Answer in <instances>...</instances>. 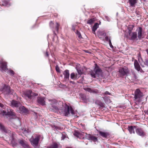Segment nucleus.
<instances>
[{"instance_id":"obj_1","label":"nucleus","mask_w":148,"mask_h":148,"mask_svg":"<svg viewBox=\"0 0 148 148\" xmlns=\"http://www.w3.org/2000/svg\"><path fill=\"white\" fill-rule=\"evenodd\" d=\"M95 66L94 70H91L90 71L91 76L93 78H96V75L98 77L102 76L103 73L102 70L97 64H95Z\"/></svg>"},{"instance_id":"obj_2","label":"nucleus","mask_w":148,"mask_h":148,"mask_svg":"<svg viewBox=\"0 0 148 148\" xmlns=\"http://www.w3.org/2000/svg\"><path fill=\"white\" fill-rule=\"evenodd\" d=\"M63 112L64 116H69L70 113L72 115L75 114V111L72 107L71 106H68L66 103L64 104Z\"/></svg>"},{"instance_id":"obj_3","label":"nucleus","mask_w":148,"mask_h":148,"mask_svg":"<svg viewBox=\"0 0 148 148\" xmlns=\"http://www.w3.org/2000/svg\"><path fill=\"white\" fill-rule=\"evenodd\" d=\"M0 90L5 95L12 94L14 92L13 90L10 89L9 86L5 84H3L0 88Z\"/></svg>"},{"instance_id":"obj_4","label":"nucleus","mask_w":148,"mask_h":148,"mask_svg":"<svg viewBox=\"0 0 148 148\" xmlns=\"http://www.w3.org/2000/svg\"><path fill=\"white\" fill-rule=\"evenodd\" d=\"M40 138V136H37L35 138H34L33 136H32L31 138L29 139V141L31 144L34 148H37L38 147V144Z\"/></svg>"},{"instance_id":"obj_5","label":"nucleus","mask_w":148,"mask_h":148,"mask_svg":"<svg viewBox=\"0 0 148 148\" xmlns=\"http://www.w3.org/2000/svg\"><path fill=\"white\" fill-rule=\"evenodd\" d=\"M118 72L120 77L123 78V77L127 75L129 73V70L128 68L126 67H120L119 69Z\"/></svg>"},{"instance_id":"obj_6","label":"nucleus","mask_w":148,"mask_h":148,"mask_svg":"<svg viewBox=\"0 0 148 148\" xmlns=\"http://www.w3.org/2000/svg\"><path fill=\"white\" fill-rule=\"evenodd\" d=\"M0 70L2 72H5L8 70L7 63L3 58H1L0 61Z\"/></svg>"},{"instance_id":"obj_7","label":"nucleus","mask_w":148,"mask_h":148,"mask_svg":"<svg viewBox=\"0 0 148 148\" xmlns=\"http://www.w3.org/2000/svg\"><path fill=\"white\" fill-rule=\"evenodd\" d=\"M129 35L130 36L129 39L134 41L135 40H138V36L137 32H132V29H130L129 31L128 32Z\"/></svg>"},{"instance_id":"obj_8","label":"nucleus","mask_w":148,"mask_h":148,"mask_svg":"<svg viewBox=\"0 0 148 148\" xmlns=\"http://www.w3.org/2000/svg\"><path fill=\"white\" fill-rule=\"evenodd\" d=\"M25 95L29 99H32V100H34L36 98L35 97L38 95L37 93H32V91L30 90L27 91L25 93Z\"/></svg>"},{"instance_id":"obj_9","label":"nucleus","mask_w":148,"mask_h":148,"mask_svg":"<svg viewBox=\"0 0 148 148\" xmlns=\"http://www.w3.org/2000/svg\"><path fill=\"white\" fill-rule=\"evenodd\" d=\"M49 25L50 27L52 29L54 34H55V35H56V34L55 33V32L53 29H55V30H56L57 32H58L59 29V27L60 26V24L56 22V25H55L53 21H50L49 23Z\"/></svg>"},{"instance_id":"obj_10","label":"nucleus","mask_w":148,"mask_h":148,"mask_svg":"<svg viewBox=\"0 0 148 148\" xmlns=\"http://www.w3.org/2000/svg\"><path fill=\"white\" fill-rule=\"evenodd\" d=\"M136 132L138 136L143 137L146 136V133L143 129L141 127H137L136 129Z\"/></svg>"},{"instance_id":"obj_11","label":"nucleus","mask_w":148,"mask_h":148,"mask_svg":"<svg viewBox=\"0 0 148 148\" xmlns=\"http://www.w3.org/2000/svg\"><path fill=\"white\" fill-rule=\"evenodd\" d=\"M85 136V138L83 137L82 138L84 139V138H85L88 140H92L95 143H97L98 142L97 137L95 136L92 135L90 134H87V133H86V135Z\"/></svg>"},{"instance_id":"obj_12","label":"nucleus","mask_w":148,"mask_h":148,"mask_svg":"<svg viewBox=\"0 0 148 148\" xmlns=\"http://www.w3.org/2000/svg\"><path fill=\"white\" fill-rule=\"evenodd\" d=\"M143 93L139 89H137L135 91L134 98L136 99H138L143 96Z\"/></svg>"},{"instance_id":"obj_13","label":"nucleus","mask_w":148,"mask_h":148,"mask_svg":"<svg viewBox=\"0 0 148 148\" xmlns=\"http://www.w3.org/2000/svg\"><path fill=\"white\" fill-rule=\"evenodd\" d=\"M98 132L99 135L103 138L108 139L110 137V134L108 132L98 131Z\"/></svg>"},{"instance_id":"obj_14","label":"nucleus","mask_w":148,"mask_h":148,"mask_svg":"<svg viewBox=\"0 0 148 148\" xmlns=\"http://www.w3.org/2000/svg\"><path fill=\"white\" fill-rule=\"evenodd\" d=\"M136 32L138 33V37L139 40L143 38V36L144 34L143 32V28L141 27H139L137 28L136 30Z\"/></svg>"},{"instance_id":"obj_15","label":"nucleus","mask_w":148,"mask_h":148,"mask_svg":"<svg viewBox=\"0 0 148 148\" xmlns=\"http://www.w3.org/2000/svg\"><path fill=\"white\" fill-rule=\"evenodd\" d=\"M49 101H50V105L53 108L57 111H58L59 110L57 106V101L56 100L54 99L52 100H49Z\"/></svg>"},{"instance_id":"obj_16","label":"nucleus","mask_w":148,"mask_h":148,"mask_svg":"<svg viewBox=\"0 0 148 148\" xmlns=\"http://www.w3.org/2000/svg\"><path fill=\"white\" fill-rule=\"evenodd\" d=\"M18 143L24 148H30L27 142L23 140H18Z\"/></svg>"},{"instance_id":"obj_17","label":"nucleus","mask_w":148,"mask_h":148,"mask_svg":"<svg viewBox=\"0 0 148 148\" xmlns=\"http://www.w3.org/2000/svg\"><path fill=\"white\" fill-rule=\"evenodd\" d=\"M11 106L13 107H20L21 104L18 101L13 100L11 102Z\"/></svg>"},{"instance_id":"obj_18","label":"nucleus","mask_w":148,"mask_h":148,"mask_svg":"<svg viewBox=\"0 0 148 148\" xmlns=\"http://www.w3.org/2000/svg\"><path fill=\"white\" fill-rule=\"evenodd\" d=\"M37 103L42 106H44L45 104V98L44 97H38L37 98Z\"/></svg>"},{"instance_id":"obj_19","label":"nucleus","mask_w":148,"mask_h":148,"mask_svg":"<svg viewBox=\"0 0 148 148\" xmlns=\"http://www.w3.org/2000/svg\"><path fill=\"white\" fill-rule=\"evenodd\" d=\"M137 127V126L136 125L128 126L127 129L130 134H134L135 133L134 129H136Z\"/></svg>"},{"instance_id":"obj_20","label":"nucleus","mask_w":148,"mask_h":148,"mask_svg":"<svg viewBox=\"0 0 148 148\" xmlns=\"http://www.w3.org/2000/svg\"><path fill=\"white\" fill-rule=\"evenodd\" d=\"M20 111L21 112L27 114L29 113V110L24 106H20L19 108Z\"/></svg>"},{"instance_id":"obj_21","label":"nucleus","mask_w":148,"mask_h":148,"mask_svg":"<svg viewBox=\"0 0 148 148\" xmlns=\"http://www.w3.org/2000/svg\"><path fill=\"white\" fill-rule=\"evenodd\" d=\"M128 2L130 4V7H134L135 4L137 3V0H129Z\"/></svg>"},{"instance_id":"obj_22","label":"nucleus","mask_w":148,"mask_h":148,"mask_svg":"<svg viewBox=\"0 0 148 148\" xmlns=\"http://www.w3.org/2000/svg\"><path fill=\"white\" fill-rule=\"evenodd\" d=\"M134 66L135 69L138 71H140V67L139 64L136 60H135L134 62Z\"/></svg>"},{"instance_id":"obj_23","label":"nucleus","mask_w":148,"mask_h":148,"mask_svg":"<svg viewBox=\"0 0 148 148\" xmlns=\"http://www.w3.org/2000/svg\"><path fill=\"white\" fill-rule=\"evenodd\" d=\"M64 76V78L65 79H69V71L68 70H66L63 73Z\"/></svg>"},{"instance_id":"obj_24","label":"nucleus","mask_w":148,"mask_h":148,"mask_svg":"<svg viewBox=\"0 0 148 148\" xmlns=\"http://www.w3.org/2000/svg\"><path fill=\"white\" fill-rule=\"evenodd\" d=\"M95 104L99 106L100 108H103L104 107L105 104L101 101L97 100L95 102Z\"/></svg>"},{"instance_id":"obj_25","label":"nucleus","mask_w":148,"mask_h":148,"mask_svg":"<svg viewBox=\"0 0 148 148\" xmlns=\"http://www.w3.org/2000/svg\"><path fill=\"white\" fill-rule=\"evenodd\" d=\"M99 25L98 23H95V24L92 29V31L93 33H95V31L99 27Z\"/></svg>"},{"instance_id":"obj_26","label":"nucleus","mask_w":148,"mask_h":148,"mask_svg":"<svg viewBox=\"0 0 148 148\" xmlns=\"http://www.w3.org/2000/svg\"><path fill=\"white\" fill-rule=\"evenodd\" d=\"M11 144L14 148H17L16 147L18 146V144L14 141L13 138L12 139Z\"/></svg>"},{"instance_id":"obj_27","label":"nucleus","mask_w":148,"mask_h":148,"mask_svg":"<svg viewBox=\"0 0 148 148\" xmlns=\"http://www.w3.org/2000/svg\"><path fill=\"white\" fill-rule=\"evenodd\" d=\"M70 77L72 79L74 80L77 79H78L77 77V74L75 75L74 73H72L71 74Z\"/></svg>"},{"instance_id":"obj_28","label":"nucleus","mask_w":148,"mask_h":148,"mask_svg":"<svg viewBox=\"0 0 148 148\" xmlns=\"http://www.w3.org/2000/svg\"><path fill=\"white\" fill-rule=\"evenodd\" d=\"M1 112L3 114V115H10L11 116H13L14 114V112H12L10 114L9 112L7 113L6 111L5 110H3Z\"/></svg>"},{"instance_id":"obj_29","label":"nucleus","mask_w":148,"mask_h":148,"mask_svg":"<svg viewBox=\"0 0 148 148\" xmlns=\"http://www.w3.org/2000/svg\"><path fill=\"white\" fill-rule=\"evenodd\" d=\"M0 128L3 132L7 133L8 132V130L5 129V127L1 123H0Z\"/></svg>"},{"instance_id":"obj_30","label":"nucleus","mask_w":148,"mask_h":148,"mask_svg":"<svg viewBox=\"0 0 148 148\" xmlns=\"http://www.w3.org/2000/svg\"><path fill=\"white\" fill-rule=\"evenodd\" d=\"M77 71L78 74L81 75L83 73V69L81 68H77Z\"/></svg>"},{"instance_id":"obj_31","label":"nucleus","mask_w":148,"mask_h":148,"mask_svg":"<svg viewBox=\"0 0 148 148\" xmlns=\"http://www.w3.org/2000/svg\"><path fill=\"white\" fill-rule=\"evenodd\" d=\"M50 126L52 127V129L53 130L55 129H56V130H60L61 129V127L59 126L53 125H51Z\"/></svg>"},{"instance_id":"obj_32","label":"nucleus","mask_w":148,"mask_h":148,"mask_svg":"<svg viewBox=\"0 0 148 148\" xmlns=\"http://www.w3.org/2000/svg\"><path fill=\"white\" fill-rule=\"evenodd\" d=\"M84 89L85 90L87 91L90 93H92V89L88 87H85L84 88Z\"/></svg>"},{"instance_id":"obj_33","label":"nucleus","mask_w":148,"mask_h":148,"mask_svg":"<svg viewBox=\"0 0 148 148\" xmlns=\"http://www.w3.org/2000/svg\"><path fill=\"white\" fill-rule=\"evenodd\" d=\"M8 1L6 0H4L2 1V5L4 6H6L8 4Z\"/></svg>"},{"instance_id":"obj_34","label":"nucleus","mask_w":148,"mask_h":148,"mask_svg":"<svg viewBox=\"0 0 148 148\" xmlns=\"http://www.w3.org/2000/svg\"><path fill=\"white\" fill-rule=\"evenodd\" d=\"M94 21V20L93 19H90L88 20L87 21V23L90 25L92 24Z\"/></svg>"},{"instance_id":"obj_35","label":"nucleus","mask_w":148,"mask_h":148,"mask_svg":"<svg viewBox=\"0 0 148 148\" xmlns=\"http://www.w3.org/2000/svg\"><path fill=\"white\" fill-rule=\"evenodd\" d=\"M132 75L133 77V79L134 80L137 79V76L134 72L132 71Z\"/></svg>"},{"instance_id":"obj_36","label":"nucleus","mask_w":148,"mask_h":148,"mask_svg":"<svg viewBox=\"0 0 148 148\" xmlns=\"http://www.w3.org/2000/svg\"><path fill=\"white\" fill-rule=\"evenodd\" d=\"M99 90L97 89H92V93L95 94H99Z\"/></svg>"},{"instance_id":"obj_37","label":"nucleus","mask_w":148,"mask_h":148,"mask_svg":"<svg viewBox=\"0 0 148 148\" xmlns=\"http://www.w3.org/2000/svg\"><path fill=\"white\" fill-rule=\"evenodd\" d=\"M76 34L78 36V38L81 39V38H82L80 32L79 31H78V30L77 31Z\"/></svg>"},{"instance_id":"obj_38","label":"nucleus","mask_w":148,"mask_h":148,"mask_svg":"<svg viewBox=\"0 0 148 148\" xmlns=\"http://www.w3.org/2000/svg\"><path fill=\"white\" fill-rule=\"evenodd\" d=\"M58 145L56 143H55L51 146L50 148H58Z\"/></svg>"},{"instance_id":"obj_39","label":"nucleus","mask_w":148,"mask_h":148,"mask_svg":"<svg viewBox=\"0 0 148 148\" xmlns=\"http://www.w3.org/2000/svg\"><path fill=\"white\" fill-rule=\"evenodd\" d=\"M9 73L11 75H14V71L11 70H10L8 71Z\"/></svg>"},{"instance_id":"obj_40","label":"nucleus","mask_w":148,"mask_h":148,"mask_svg":"<svg viewBox=\"0 0 148 148\" xmlns=\"http://www.w3.org/2000/svg\"><path fill=\"white\" fill-rule=\"evenodd\" d=\"M81 98H82V99L83 100H84V101L86 100V96L82 94L81 95Z\"/></svg>"},{"instance_id":"obj_41","label":"nucleus","mask_w":148,"mask_h":148,"mask_svg":"<svg viewBox=\"0 0 148 148\" xmlns=\"http://www.w3.org/2000/svg\"><path fill=\"white\" fill-rule=\"evenodd\" d=\"M74 135L77 137H79L80 135V133L79 132H75L73 134Z\"/></svg>"},{"instance_id":"obj_42","label":"nucleus","mask_w":148,"mask_h":148,"mask_svg":"<svg viewBox=\"0 0 148 148\" xmlns=\"http://www.w3.org/2000/svg\"><path fill=\"white\" fill-rule=\"evenodd\" d=\"M56 69L57 72L58 73L60 72V68L58 65H56Z\"/></svg>"},{"instance_id":"obj_43","label":"nucleus","mask_w":148,"mask_h":148,"mask_svg":"<svg viewBox=\"0 0 148 148\" xmlns=\"http://www.w3.org/2000/svg\"><path fill=\"white\" fill-rule=\"evenodd\" d=\"M23 133L25 135V136H27L28 133V132L26 130H24L23 132Z\"/></svg>"},{"instance_id":"obj_44","label":"nucleus","mask_w":148,"mask_h":148,"mask_svg":"<svg viewBox=\"0 0 148 148\" xmlns=\"http://www.w3.org/2000/svg\"><path fill=\"white\" fill-rule=\"evenodd\" d=\"M103 94L104 95H110L111 94L108 91H106Z\"/></svg>"},{"instance_id":"obj_45","label":"nucleus","mask_w":148,"mask_h":148,"mask_svg":"<svg viewBox=\"0 0 148 148\" xmlns=\"http://www.w3.org/2000/svg\"><path fill=\"white\" fill-rule=\"evenodd\" d=\"M45 56L47 57L48 58L49 57V54H48V52L47 51H46L45 52Z\"/></svg>"},{"instance_id":"obj_46","label":"nucleus","mask_w":148,"mask_h":148,"mask_svg":"<svg viewBox=\"0 0 148 148\" xmlns=\"http://www.w3.org/2000/svg\"><path fill=\"white\" fill-rule=\"evenodd\" d=\"M105 39L106 40V41L107 42H108L109 41V40H110V39H109L108 37L107 36H106L105 37Z\"/></svg>"},{"instance_id":"obj_47","label":"nucleus","mask_w":148,"mask_h":148,"mask_svg":"<svg viewBox=\"0 0 148 148\" xmlns=\"http://www.w3.org/2000/svg\"><path fill=\"white\" fill-rule=\"evenodd\" d=\"M72 29L73 31H75V26L74 25H73L72 26Z\"/></svg>"},{"instance_id":"obj_48","label":"nucleus","mask_w":148,"mask_h":148,"mask_svg":"<svg viewBox=\"0 0 148 148\" xmlns=\"http://www.w3.org/2000/svg\"><path fill=\"white\" fill-rule=\"evenodd\" d=\"M132 27H129L128 28V29L129 30L128 31H129V30H130V29H132H132H133V27H134V26H132Z\"/></svg>"},{"instance_id":"obj_49","label":"nucleus","mask_w":148,"mask_h":148,"mask_svg":"<svg viewBox=\"0 0 148 148\" xmlns=\"http://www.w3.org/2000/svg\"><path fill=\"white\" fill-rule=\"evenodd\" d=\"M70 83L71 84H75V83L74 82V81H70Z\"/></svg>"},{"instance_id":"obj_50","label":"nucleus","mask_w":148,"mask_h":148,"mask_svg":"<svg viewBox=\"0 0 148 148\" xmlns=\"http://www.w3.org/2000/svg\"><path fill=\"white\" fill-rule=\"evenodd\" d=\"M108 42H109V43L110 45L111 46V45H112V43L111 42V40H109V41H108Z\"/></svg>"},{"instance_id":"obj_51","label":"nucleus","mask_w":148,"mask_h":148,"mask_svg":"<svg viewBox=\"0 0 148 148\" xmlns=\"http://www.w3.org/2000/svg\"><path fill=\"white\" fill-rule=\"evenodd\" d=\"M4 106V105L1 103H0V107H1L3 108Z\"/></svg>"},{"instance_id":"obj_52","label":"nucleus","mask_w":148,"mask_h":148,"mask_svg":"<svg viewBox=\"0 0 148 148\" xmlns=\"http://www.w3.org/2000/svg\"><path fill=\"white\" fill-rule=\"evenodd\" d=\"M65 138V136H62V139L64 140V138Z\"/></svg>"},{"instance_id":"obj_53","label":"nucleus","mask_w":148,"mask_h":148,"mask_svg":"<svg viewBox=\"0 0 148 148\" xmlns=\"http://www.w3.org/2000/svg\"><path fill=\"white\" fill-rule=\"evenodd\" d=\"M145 113L146 114L148 115V110H147V111L146 112H145Z\"/></svg>"},{"instance_id":"obj_54","label":"nucleus","mask_w":148,"mask_h":148,"mask_svg":"<svg viewBox=\"0 0 148 148\" xmlns=\"http://www.w3.org/2000/svg\"><path fill=\"white\" fill-rule=\"evenodd\" d=\"M103 34L104 36L106 35V34L105 33H103Z\"/></svg>"},{"instance_id":"obj_55","label":"nucleus","mask_w":148,"mask_h":148,"mask_svg":"<svg viewBox=\"0 0 148 148\" xmlns=\"http://www.w3.org/2000/svg\"><path fill=\"white\" fill-rule=\"evenodd\" d=\"M53 41H54V38H53Z\"/></svg>"},{"instance_id":"obj_56","label":"nucleus","mask_w":148,"mask_h":148,"mask_svg":"<svg viewBox=\"0 0 148 148\" xmlns=\"http://www.w3.org/2000/svg\"><path fill=\"white\" fill-rule=\"evenodd\" d=\"M86 52H87V53H88V51H86Z\"/></svg>"}]
</instances>
